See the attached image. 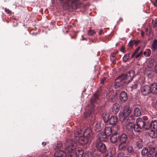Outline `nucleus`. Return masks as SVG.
I'll list each match as a JSON object with an SVG mask.
<instances>
[{
    "instance_id": "nucleus-1",
    "label": "nucleus",
    "mask_w": 157,
    "mask_h": 157,
    "mask_svg": "<svg viewBox=\"0 0 157 157\" xmlns=\"http://www.w3.org/2000/svg\"><path fill=\"white\" fill-rule=\"evenodd\" d=\"M68 143V145L65 149L68 154V157H82L83 151L80 147L76 148L77 143L76 141H70Z\"/></svg>"
},
{
    "instance_id": "nucleus-2",
    "label": "nucleus",
    "mask_w": 157,
    "mask_h": 157,
    "mask_svg": "<svg viewBox=\"0 0 157 157\" xmlns=\"http://www.w3.org/2000/svg\"><path fill=\"white\" fill-rule=\"evenodd\" d=\"M135 75L133 70H130L125 75L122 74L117 77L115 79L114 87L118 88L123 86L124 83H128L132 79Z\"/></svg>"
},
{
    "instance_id": "nucleus-3",
    "label": "nucleus",
    "mask_w": 157,
    "mask_h": 157,
    "mask_svg": "<svg viewBox=\"0 0 157 157\" xmlns=\"http://www.w3.org/2000/svg\"><path fill=\"white\" fill-rule=\"evenodd\" d=\"M98 94H95L91 98L90 101L92 104L90 105H89L86 107L85 111L83 115V116L85 118L90 117L92 116L94 110V105L93 103L95 102L98 99Z\"/></svg>"
},
{
    "instance_id": "nucleus-4",
    "label": "nucleus",
    "mask_w": 157,
    "mask_h": 157,
    "mask_svg": "<svg viewBox=\"0 0 157 157\" xmlns=\"http://www.w3.org/2000/svg\"><path fill=\"white\" fill-rule=\"evenodd\" d=\"M59 1L62 4L63 9L66 10L75 9L78 3V0H59Z\"/></svg>"
},
{
    "instance_id": "nucleus-5",
    "label": "nucleus",
    "mask_w": 157,
    "mask_h": 157,
    "mask_svg": "<svg viewBox=\"0 0 157 157\" xmlns=\"http://www.w3.org/2000/svg\"><path fill=\"white\" fill-rule=\"evenodd\" d=\"M92 133L91 129L90 128L85 129L83 133V136H80L78 140V142L81 144H86L89 140L91 138Z\"/></svg>"
},
{
    "instance_id": "nucleus-6",
    "label": "nucleus",
    "mask_w": 157,
    "mask_h": 157,
    "mask_svg": "<svg viewBox=\"0 0 157 157\" xmlns=\"http://www.w3.org/2000/svg\"><path fill=\"white\" fill-rule=\"evenodd\" d=\"M155 148L152 145H150L148 149L146 147L144 148L141 151L142 155L144 156L147 157H154Z\"/></svg>"
},
{
    "instance_id": "nucleus-7",
    "label": "nucleus",
    "mask_w": 157,
    "mask_h": 157,
    "mask_svg": "<svg viewBox=\"0 0 157 157\" xmlns=\"http://www.w3.org/2000/svg\"><path fill=\"white\" fill-rule=\"evenodd\" d=\"M131 110L130 108L128 106H125L123 111L120 112L119 113L120 121L121 122L124 121V119L127 117L130 113Z\"/></svg>"
},
{
    "instance_id": "nucleus-8",
    "label": "nucleus",
    "mask_w": 157,
    "mask_h": 157,
    "mask_svg": "<svg viewBox=\"0 0 157 157\" xmlns=\"http://www.w3.org/2000/svg\"><path fill=\"white\" fill-rule=\"evenodd\" d=\"M127 137L125 134L121 135L120 139V144L118 146V149L121 150H125L127 147V144L126 143V140Z\"/></svg>"
},
{
    "instance_id": "nucleus-9",
    "label": "nucleus",
    "mask_w": 157,
    "mask_h": 157,
    "mask_svg": "<svg viewBox=\"0 0 157 157\" xmlns=\"http://www.w3.org/2000/svg\"><path fill=\"white\" fill-rule=\"evenodd\" d=\"M136 123L141 129L144 128L147 129L149 128V126H148V123H145L141 118H138L136 119Z\"/></svg>"
},
{
    "instance_id": "nucleus-10",
    "label": "nucleus",
    "mask_w": 157,
    "mask_h": 157,
    "mask_svg": "<svg viewBox=\"0 0 157 157\" xmlns=\"http://www.w3.org/2000/svg\"><path fill=\"white\" fill-rule=\"evenodd\" d=\"M96 146L98 150L101 153H104L106 152V148L105 145L101 141H97Z\"/></svg>"
},
{
    "instance_id": "nucleus-11",
    "label": "nucleus",
    "mask_w": 157,
    "mask_h": 157,
    "mask_svg": "<svg viewBox=\"0 0 157 157\" xmlns=\"http://www.w3.org/2000/svg\"><path fill=\"white\" fill-rule=\"evenodd\" d=\"M121 137V135H120L119 134H113L110 137V141L112 143L118 144L119 141H120Z\"/></svg>"
},
{
    "instance_id": "nucleus-12",
    "label": "nucleus",
    "mask_w": 157,
    "mask_h": 157,
    "mask_svg": "<svg viewBox=\"0 0 157 157\" xmlns=\"http://www.w3.org/2000/svg\"><path fill=\"white\" fill-rule=\"evenodd\" d=\"M135 118L134 116L132 114L128 116L127 117L124 119V121L121 122L122 124L124 126L127 123H132L135 120Z\"/></svg>"
},
{
    "instance_id": "nucleus-13",
    "label": "nucleus",
    "mask_w": 157,
    "mask_h": 157,
    "mask_svg": "<svg viewBox=\"0 0 157 157\" xmlns=\"http://www.w3.org/2000/svg\"><path fill=\"white\" fill-rule=\"evenodd\" d=\"M150 92V87L148 86H144L141 88V93L143 95H148Z\"/></svg>"
},
{
    "instance_id": "nucleus-14",
    "label": "nucleus",
    "mask_w": 157,
    "mask_h": 157,
    "mask_svg": "<svg viewBox=\"0 0 157 157\" xmlns=\"http://www.w3.org/2000/svg\"><path fill=\"white\" fill-rule=\"evenodd\" d=\"M54 157H66V155L64 151L59 150L56 151L54 153Z\"/></svg>"
},
{
    "instance_id": "nucleus-15",
    "label": "nucleus",
    "mask_w": 157,
    "mask_h": 157,
    "mask_svg": "<svg viewBox=\"0 0 157 157\" xmlns=\"http://www.w3.org/2000/svg\"><path fill=\"white\" fill-rule=\"evenodd\" d=\"M154 63V59H150L148 60L147 66L145 68L144 73H146V71H150L151 70V67L153 66Z\"/></svg>"
},
{
    "instance_id": "nucleus-16",
    "label": "nucleus",
    "mask_w": 157,
    "mask_h": 157,
    "mask_svg": "<svg viewBox=\"0 0 157 157\" xmlns=\"http://www.w3.org/2000/svg\"><path fill=\"white\" fill-rule=\"evenodd\" d=\"M150 92L154 94L157 93V82L151 84L150 86Z\"/></svg>"
},
{
    "instance_id": "nucleus-17",
    "label": "nucleus",
    "mask_w": 157,
    "mask_h": 157,
    "mask_svg": "<svg viewBox=\"0 0 157 157\" xmlns=\"http://www.w3.org/2000/svg\"><path fill=\"white\" fill-rule=\"evenodd\" d=\"M103 126V124L100 122H98L94 126V130L96 132H99L102 130Z\"/></svg>"
},
{
    "instance_id": "nucleus-18",
    "label": "nucleus",
    "mask_w": 157,
    "mask_h": 157,
    "mask_svg": "<svg viewBox=\"0 0 157 157\" xmlns=\"http://www.w3.org/2000/svg\"><path fill=\"white\" fill-rule=\"evenodd\" d=\"M107 137L105 132H103L99 133L98 135V138L99 139L102 141H106L107 140Z\"/></svg>"
},
{
    "instance_id": "nucleus-19",
    "label": "nucleus",
    "mask_w": 157,
    "mask_h": 157,
    "mask_svg": "<svg viewBox=\"0 0 157 157\" xmlns=\"http://www.w3.org/2000/svg\"><path fill=\"white\" fill-rule=\"evenodd\" d=\"M120 100L124 102L128 99L127 93L125 91H122L120 94L119 96Z\"/></svg>"
},
{
    "instance_id": "nucleus-20",
    "label": "nucleus",
    "mask_w": 157,
    "mask_h": 157,
    "mask_svg": "<svg viewBox=\"0 0 157 157\" xmlns=\"http://www.w3.org/2000/svg\"><path fill=\"white\" fill-rule=\"evenodd\" d=\"M148 126H149V128H151L157 131V120H152L150 124L148 123Z\"/></svg>"
},
{
    "instance_id": "nucleus-21",
    "label": "nucleus",
    "mask_w": 157,
    "mask_h": 157,
    "mask_svg": "<svg viewBox=\"0 0 157 157\" xmlns=\"http://www.w3.org/2000/svg\"><path fill=\"white\" fill-rule=\"evenodd\" d=\"M117 121L118 118L115 116H112L109 119V122L112 125L115 124Z\"/></svg>"
},
{
    "instance_id": "nucleus-22",
    "label": "nucleus",
    "mask_w": 157,
    "mask_h": 157,
    "mask_svg": "<svg viewBox=\"0 0 157 157\" xmlns=\"http://www.w3.org/2000/svg\"><path fill=\"white\" fill-rule=\"evenodd\" d=\"M120 106L118 104L115 103L114 104L112 107V111L114 113H117L119 111Z\"/></svg>"
},
{
    "instance_id": "nucleus-23",
    "label": "nucleus",
    "mask_w": 157,
    "mask_h": 157,
    "mask_svg": "<svg viewBox=\"0 0 157 157\" xmlns=\"http://www.w3.org/2000/svg\"><path fill=\"white\" fill-rule=\"evenodd\" d=\"M134 113L136 117L140 116L141 114V110L138 107H135L133 110Z\"/></svg>"
},
{
    "instance_id": "nucleus-24",
    "label": "nucleus",
    "mask_w": 157,
    "mask_h": 157,
    "mask_svg": "<svg viewBox=\"0 0 157 157\" xmlns=\"http://www.w3.org/2000/svg\"><path fill=\"white\" fill-rule=\"evenodd\" d=\"M111 129L112 128H111L110 127H106L105 128L104 132L107 137L113 134Z\"/></svg>"
},
{
    "instance_id": "nucleus-25",
    "label": "nucleus",
    "mask_w": 157,
    "mask_h": 157,
    "mask_svg": "<svg viewBox=\"0 0 157 157\" xmlns=\"http://www.w3.org/2000/svg\"><path fill=\"white\" fill-rule=\"evenodd\" d=\"M125 125H126V129L128 131H131L133 129V125L132 123H127Z\"/></svg>"
},
{
    "instance_id": "nucleus-26",
    "label": "nucleus",
    "mask_w": 157,
    "mask_h": 157,
    "mask_svg": "<svg viewBox=\"0 0 157 157\" xmlns=\"http://www.w3.org/2000/svg\"><path fill=\"white\" fill-rule=\"evenodd\" d=\"M136 145L138 148H141L143 146L142 140L141 139L138 140L136 142Z\"/></svg>"
},
{
    "instance_id": "nucleus-27",
    "label": "nucleus",
    "mask_w": 157,
    "mask_h": 157,
    "mask_svg": "<svg viewBox=\"0 0 157 157\" xmlns=\"http://www.w3.org/2000/svg\"><path fill=\"white\" fill-rule=\"evenodd\" d=\"M149 136L152 138H155L157 137V133L154 130H150L149 131Z\"/></svg>"
},
{
    "instance_id": "nucleus-28",
    "label": "nucleus",
    "mask_w": 157,
    "mask_h": 157,
    "mask_svg": "<svg viewBox=\"0 0 157 157\" xmlns=\"http://www.w3.org/2000/svg\"><path fill=\"white\" fill-rule=\"evenodd\" d=\"M62 146V143L61 141H57L56 144H55L53 146L54 149H59Z\"/></svg>"
},
{
    "instance_id": "nucleus-29",
    "label": "nucleus",
    "mask_w": 157,
    "mask_h": 157,
    "mask_svg": "<svg viewBox=\"0 0 157 157\" xmlns=\"http://www.w3.org/2000/svg\"><path fill=\"white\" fill-rule=\"evenodd\" d=\"M103 118L105 122H107L109 121V114L107 113H104L102 114Z\"/></svg>"
},
{
    "instance_id": "nucleus-30",
    "label": "nucleus",
    "mask_w": 157,
    "mask_h": 157,
    "mask_svg": "<svg viewBox=\"0 0 157 157\" xmlns=\"http://www.w3.org/2000/svg\"><path fill=\"white\" fill-rule=\"evenodd\" d=\"M111 128H112V131L113 133V134H115V133H117V131L118 130V126L116 125H114L112 127H110Z\"/></svg>"
},
{
    "instance_id": "nucleus-31",
    "label": "nucleus",
    "mask_w": 157,
    "mask_h": 157,
    "mask_svg": "<svg viewBox=\"0 0 157 157\" xmlns=\"http://www.w3.org/2000/svg\"><path fill=\"white\" fill-rule=\"evenodd\" d=\"M151 54V51L150 49H146V51H144L143 54L146 57L150 56Z\"/></svg>"
},
{
    "instance_id": "nucleus-32",
    "label": "nucleus",
    "mask_w": 157,
    "mask_h": 157,
    "mask_svg": "<svg viewBox=\"0 0 157 157\" xmlns=\"http://www.w3.org/2000/svg\"><path fill=\"white\" fill-rule=\"evenodd\" d=\"M151 49L154 50H157V40L155 39L154 40L152 44Z\"/></svg>"
},
{
    "instance_id": "nucleus-33",
    "label": "nucleus",
    "mask_w": 157,
    "mask_h": 157,
    "mask_svg": "<svg viewBox=\"0 0 157 157\" xmlns=\"http://www.w3.org/2000/svg\"><path fill=\"white\" fill-rule=\"evenodd\" d=\"M133 129L135 132H139L141 128L136 123L133 125Z\"/></svg>"
},
{
    "instance_id": "nucleus-34",
    "label": "nucleus",
    "mask_w": 157,
    "mask_h": 157,
    "mask_svg": "<svg viewBox=\"0 0 157 157\" xmlns=\"http://www.w3.org/2000/svg\"><path fill=\"white\" fill-rule=\"evenodd\" d=\"M129 58V54H125L123 57V60L124 62H126Z\"/></svg>"
},
{
    "instance_id": "nucleus-35",
    "label": "nucleus",
    "mask_w": 157,
    "mask_h": 157,
    "mask_svg": "<svg viewBox=\"0 0 157 157\" xmlns=\"http://www.w3.org/2000/svg\"><path fill=\"white\" fill-rule=\"evenodd\" d=\"M152 23L153 28L156 27L157 26V19H153Z\"/></svg>"
},
{
    "instance_id": "nucleus-36",
    "label": "nucleus",
    "mask_w": 157,
    "mask_h": 157,
    "mask_svg": "<svg viewBox=\"0 0 157 157\" xmlns=\"http://www.w3.org/2000/svg\"><path fill=\"white\" fill-rule=\"evenodd\" d=\"M116 58L115 57V55L114 54H111L110 56V59L114 63L115 61Z\"/></svg>"
},
{
    "instance_id": "nucleus-37",
    "label": "nucleus",
    "mask_w": 157,
    "mask_h": 157,
    "mask_svg": "<svg viewBox=\"0 0 157 157\" xmlns=\"http://www.w3.org/2000/svg\"><path fill=\"white\" fill-rule=\"evenodd\" d=\"M81 131L80 130H78L75 131L74 132L75 136V137H79L80 136Z\"/></svg>"
},
{
    "instance_id": "nucleus-38",
    "label": "nucleus",
    "mask_w": 157,
    "mask_h": 157,
    "mask_svg": "<svg viewBox=\"0 0 157 157\" xmlns=\"http://www.w3.org/2000/svg\"><path fill=\"white\" fill-rule=\"evenodd\" d=\"M117 98V96L116 94L112 95L111 98V101L114 102V101H116Z\"/></svg>"
},
{
    "instance_id": "nucleus-39",
    "label": "nucleus",
    "mask_w": 157,
    "mask_h": 157,
    "mask_svg": "<svg viewBox=\"0 0 157 157\" xmlns=\"http://www.w3.org/2000/svg\"><path fill=\"white\" fill-rule=\"evenodd\" d=\"M143 55V51H141L139 53L136 55L135 56L136 58H137Z\"/></svg>"
},
{
    "instance_id": "nucleus-40",
    "label": "nucleus",
    "mask_w": 157,
    "mask_h": 157,
    "mask_svg": "<svg viewBox=\"0 0 157 157\" xmlns=\"http://www.w3.org/2000/svg\"><path fill=\"white\" fill-rule=\"evenodd\" d=\"M95 33V32L93 30H90L88 32V34L89 35H92Z\"/></svg>"
},
{
    "instance_id": "nucleus-41",
    "label": "nucleus",
    "mask_w": 157,
    "mask_h": 157,
    "mask_svg": "<svg viewBox=\"0 0 157 157\" xmlns=\"http://www.w3.org/2000/svg\"><path fill=\"white\" fill-rule=\"evenodd\" d=\"M127 150L129 152L131 153L133 150V147L132 146H129L128 147Z\"/></svg>"
},
{
    "instance_id": "nucleus-42",
    "label": "nucleus",
    "mask_w": 157,
    "mask_h": 157,
    "mask_svg": "<svg viewBox=\"0 0 157 157\" xmlns=\"http://www.w3.org/2000/svg\"><path fill=\"white\" fill-rule=\"evenodd\" d=\"M105 157H113L112 152H110L107 153L105 155Z\"/></svg>"
},
{
    "instance_id": "nucleus-43",
    "label": "nucleus",
    "mask_w": 157,
    "mask_h": 157,
    "mask_svg": "<svg viewBox=\"0 0 157 157\" xmlns=\"http://www.w3.org/2000/svg\"><path fill=\"white\" fill-rule=\"evenodd\" d=\"M137 82H135L132 86V88L133 89H135L137 88Z\"/></svg>"
},
{
    "instance_id": "nucleus-44",
    "label": "nucleus",
    "mask_w": 157,
    "mask_h": 157,
    "mask_svg": "<svg viewBox=\"0 0 157 157\" xmlns=\"http://www.w3.org/2000/svg\"><path fill=\"white\" fill-rule=\"evenodd\" d=\"M135 40H131L130 41V42L128 44L130 46H132L134 44H135L134 43H135Z\"/></svg>"
},
{
    "instance_id": "nucleus-45",
    "label": "nucleus",
    "mask_w": 157,
    "mask_h": 157,
    "mask_svg": "<svg viewBox=\"0 0 157 157\" xmlns=\"http://www.w3.org/2000/svg\"><path fill=\"white\" fill-rule=\"evenodd\" d=\"M5 11L8 14L11 13V11L9 9H7L6 8H5Z\"/></svg>"
},
{
    "instance_id": "nucleus-46",
    "label": "nucleus",
    "mask_w": 157,
    "mask_h": 157,
    "mask_svg": "<svg viewBox=\"0 0 157 157\" xmlns=\"http://www.w3.org/2000/svg\"><path fill=\"white\" fill-rule=\"evenodd\" d=\"M125 48L124 46H122L121 48V51L123 53H125L124 51Z\"/></svg>"
},
{
    "instance_id": "nucleus-47",
    "label": "nucleus",
    "mask_w": 157,
    "mask_h": 157,
    "mask_svg": "<svg viewBox=\"0 0 157 157\" xmlns=\"http://www.w3.org/2000/svg\"><path fill=\"white\" fill-rule=\"evenodd\" d=\"M140 48V47H139L137 48L135 50L134 52V53H137V52H138V51L139 50Z\"/></svg>"
},
{
    "instance_id": "nucleus-48",
    "label": "nucleus",
    "mask_w": 157,
    "mask_h": 157,
    "mask_svg": "<svg viewBox=\"0 0 157 157\" xmlns=\"http://www.w3.org/2000/svg\"><path fill=\"white\" fill-rule=\"evenodd\" d=\"M46 157V155H45L42 154L40 155H39L37 157Z\"/></svg>"
},
{
    "instance_id": "nucleus-49",
    "label": "nucleus",
    "mask_w": 157,
    "mask_h": 157,
    "mask_svg": "<svg viewBox=\"0 0 157 157\" xmlns=\"http://www.w3.org/2000/svg\"><path fill=\"white\" fill-rule=\"evenodd\" d=\"M136 53H134V52L133 53L131 57L132 58H133L135 56H136Z\"/></svg>"
},
{
    "instance_id": "nucleus-50",
    "label": "nucleus",
    "mask_w": 157,
    "mask_h": 157,
    "mask_svg": "<svg viewBox=\"0 0 157 157\" xmlns=\"http://www.w3.org/2000/svg\"><path fill=\"white\" fill-rule=\"evenodd\" d=\"M155 70L156 73H157V64H156L155 66Z\"/></svg>"
},
{
    "instance_id": "nucleus-51",
    "label": "nucleus",
    "mask_w": 157,
    "mask_h": 157,
    "mask_svg": "<svg viewBox=\"0 0 157 157\" xmlns=\"http://www.w3.org/2000/svg\"><path fill=\"white\" fill-rule=\"evenodd\" d=\"M141 35L142 37H143L144 35V32L143 31H141Z\"/></svg>"
},
{
    "instance_id": "nucleus-52",
    "label": "nucleus",
    "mask_w": 157,
    "mask_h": 157,
    "mask_svg": "<svg viewBox=\"0 0 157 157\" xmlns=\"http://www.w3.org/2000/svg\"><path fill=\"white\" fill-rule=\"evenodd\" d=\"M82 157H89L88 154L87 153L85 154L84 156H82Z\"/></svg>"
},
{
    "instance_id": "nucleus-53",
    "label": "nucleus",
    "mask_w": 157,
    "mask_h": 157,
    "mask_svg": "<svg viewBox=\"0 0 157 157\" xmlns=\"http://www.w3.org/2000/svg\"><path fill=\"white\" fill-rule=\"evenodd\" d=\"M102 32H102V30H100L99 33V35H101V34H102Z\"/></svg>"
},
{
    "instance_id": "nucleus-54",
    "label": "nucleus",
    "mask_w": 157,
    "mask_h": 157,
    "mask_svg": "<svg viewBox=\"0 0 157 157\" xmlns=\"http://www.w3.org/2000/svg\"><path fill=\"white\" fill-rule=\"evenodd\" d=\"M145 79L144 78H142V83L143 84L144 83V82L145 81Z\"/></svg>"
},
{
    "instance_id": "nucleus-55",
    "label": "nucleus",
    "mask_w": 157,
    "mask_h": 157,
    "mask_svg": "<svg viewBox=\"0 0 157 157\" xmlns=\"http://www.w3.org/2000/svg\"><path fill=\"white\" fill-rule=\"evenodd\" d=\"M135 42L134 43L136 45H137L139 43V41H136L135 40Z\"/></svg>"
},
{
    "instance_id": "nucleus-56",
    "label": "nucleus",
    "mask_w": 157,
    "mask_h": 157,
    "mask_svg": "<svg viewBox=\"0 0 157 157\" xmlns=\"http://www.w3.org/2000/svg\"><path fill=\"white\" fill-rule=\"evenodd\" d=\"M105 80V78L101 80V81L100 82L101 84H103L104 82V80Z\"/></svg>"
},
{
    "instance_id": "nucleus-57",
    "label": "nucleus",
    "mask_w": 157,
    "mask_h": 157,
    "mask_svg": "<svg viewBox=\"0 0 157 157\" xmlns=\"http://www.w3.org/2000/svg\"><path fill=\"white\" fill-rule=\"evenodd\" d=\"M42 144L44 146H45V144H46V143H44V142H42Z\"/></svg>"
},
{
    "instance_id": "nucleus-58",
    "label": "nucleus",
    "mask_w": 157,
    "mask_h": 157,
    "mask_svg": "<svg viewBox=\"0 0 157 157\" xmlns=\"http://www.w3.org/2000/svg\"><path fill=\"white\" fill-rule=\"evenodd\" d=\"M155 157H157V151L156 152V153L155 154Z\"/></svg>"
},
{
    "instance_id": "nucleus-59",
    "label": "nucleus",
    "mask_w": 157,
    "mask_h": 157,
    "mask_svg": "<svg viewBox=\"0 0 157 157\" xmlns=\"http://www.w3.org/2000/svg\"><path fill=\"white\" fill-rule=\"evenodd\" d=\"M155 106L157 107V100L155 102Z\"/></svg>"
},
{
    "instance_id": "nucleus-60",
    "label": "nucleus",
    "mask_w": 157,
    "mask_h": 157,
    "mask_svg": "<svg viewBox=\"0 0 157 157\" xmlns=\"http://www.w3.org/2000/svg\"><path fill=\"white\" fill-rule=\"evenodd\" d=\"M134 136H132V137H131V138H132V139L134 138Z\"/></svg>"
},
{
    "instance_id": "nucleus-61",
    "label": "nucleus",
    "mask_w": 157,
    "mask_h": 157,
    "mask_svg": "<svg viewBox=\"0 0 157 157\" xmlns=\"http://www.w3.org/2000/svg\"><path fill=\"white\" fill-rule=\"evenodd\" d=\"M146 30L147 31V30H148L147 29H146Z\"/></svg>"
},
{
    "instance_id": "nucleus-62",
    "label": "nucleus",
    "mask_w": 157,
    "mask_h": 157,
    "mask_svg": "<svg viewBox=\"0 0 157 157\" xmlns=\"http://www.w3.org/2000/svg\"><path fill=\"white\" fill-rule=\"evenodd\" d=\"M83 39H85V38H83Z\"/></svg>"
}]
</instances>
